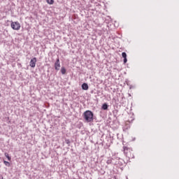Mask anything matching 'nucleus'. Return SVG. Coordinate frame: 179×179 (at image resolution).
Masks as SVG:
<instances>
[{"instance_id": "nucleus-1", "label": "nucleus", "mask_w": 179, "mask_h": 179, "mask_svg": "<svg viewBox=\"0 0 179 179\" xmlns=\"http://www.w3.org/2000/svg\"><path fill=\"white\" fill-rule=\"evenodd\" d=\"M83 115L84 119L86 120L87 122H92L94 120V114L90 110H86L84 113Z\"/></svg>"}, {"instance_id": "nucleus-2", "label": "nucleus", "mask_w": 179, "mask_h": 179, "mask_svg": "<svg viewBox=\"0 0 179 179\" xmlns=\"http://www.w3.org/2000/svg\"><path fill=\"white\" fill-rule=\"evenodd\" d=\"M10 27L14 31H19L21 28L20 23L17 21L16 22L12 21Z\"/></svg>"}, {"instance_id": "nucleus-3", "label": "nucleus", "mask_w": 179, "mask_h": 179, "mask_svg": "<svg viewBox=\"0 0 179 179\" xmlns=\"http://www.w3.org/2000/svg\"><path fill=\"white\" fill-rule=\"evenodd\" d=\"M124 149V155L129 157V158H131L132 156H131V149L127 146H124L123 148Z\"/></svg>"}, {"instance_id": "nucleus-4", "label": "nucleus", "mask_w": 179, "mask_h": 179, "mask_svg": "<svg viewBox=\"0 0 179 179\" xmlns=\"http://www.w3.org/2000/svg\"><path fill=\"white\" fill-rule=\"evenodd\" d=\"M60 61H59V58H57L56 62H55V69L56 71H59L60 69Z\"/></svg>"}, {"instance_id": "nucleus-5", "label": "nucleus", "mask_w": 179, "mask_h": 179, "mask_svg": "<svg viewBox=\"0 0 179 179\" xmlns=\"http://www.w3.org/2000/svg\"><path fill=\"white\" fill-rule=\"evenodd\" d=\"M36 61H37L36 57H34V58H32L31 59V61H30V66L31 68H35L36 67Z\"/></svg>"}, {"instance_id": "nucleus-6", "label": "nucleus", "mask_w": 179, "mask_h": 179, "mask_svg": "<svg viewBox=\"0 0 179 179\" xmlns=\"http://www.w3.org/2000/svg\"><path fill=\"white\" fill-rule=\"evenodd\" d=\"M82 89H83V90H88L89 86H88L87 83H84L82 85Z\"/></svg>"}, {"instance_id": "nucleus-7", "label": "nucleus", "mask_w": 179, "mask_h": 179, "mask_svg": "<svg viewBox=\"0 0 179 179\" xmlns=\"http://www.w3.org/2000/svg\"><path fill=\"white\" fill-rule=\"evenodd\" d=\"M61 73H62V75H65L66 73V69H65V67L64 66L62 67Z\"/></svg>"}, {"instance_id": "nucleus-8", "label": "nucleus", "mask_w": 179, "mask_h": 179, "mask_svg": "<svg viewBox=\"0 0 179 179\" xmlns=\"http://www.w3.org/2000/svg\"><path fill=\"white\" fill-rule=\"evenodd\" d=\"M108 106L106 103H103V105L102 106V109L104 110H108Z\"/></svg>"}, {"instance_id": "nucleus-9", "label": "nucleus", "mask_w": 179, "mask_h": 179, "mask_svg": "<svg viewBox=\"0 0 179 179\" xmlns=\"http://www.w3.org/2000/svg\"><path fill=\"white\" fill-rule=\"evenodd\" d=\"M5 156L8 159L9 162L11 161V157L9 155L8 152H5Z\"/></svg>"}, {"instance_id": "nucleus-10", "label": "nucleus", "mask_w": 179, "mask_h": 179, "mask_svg": "<svg viewBox=\"0 0 179 179\" xmlns=\"http://www.w3.org/2000/svg\"><path fill=\"white\" fill-rule=\"evenodd\" d=\"M47 3L50 5L54 4V0H46Z\"/></svg>"}, {"instance_id": "nucleus-11", "label": "nucleus", "mask_w": 179, "mask_h": 179, "mask_svg": "<svg viewBox=\"0 0 179 179\" xmlns=\"http://www.w3.org/2000/svg\"><path fill=\"white\" fill-rule=\"evenodd\" d=\"M3 163H4V164H5L6 166H8V167H9V166H10V162H8V161L3 160Z\"/></svg>"}, {"instance_id": "nucleus-12", "label": "nucleus", "mask_w": 179, "mask_h": 179, "mask_svg": "<svg viewBox=\"0 0 179 179\" xmlns=\"http://www.w3.org/2000/svg\"><path fill=\"white\" fill-rule=\"evenodd\" d=\"M124 59L127 58V53L125 52H123L122 54Z\"/></svg>"}, {"instance_id": "nucleus-13", "label": "nucleus", "mask_w": 179, "mask_h": 179, "mask_svg": "<svg viewBox=\"0 0 179 179\" xmlns=\"http://www.w3.org/2000/svg\"><path fill=\"white\" fill-rule=\"evenodd\" d=\"M111 163H112V159H111L107 160V164H110Z\"/></svg>"}, {"instance_id": "nucleus-14", "label": "nucleus", "mask_w": 179, "mask_h": 179, "mask_svg": "<svg viewBox=\"0 0 179 179\" xmlns=\"http://www.w3.org/2000/svg\"><path fill=\"white\" fill-rule=\"evenodd\" d=\"M127 62V57L124 59V63L126 64Z\"/></svg>"}, {"instance_id": "nucleus-15", "label": "nucleus", "mask_w": 179, "mask_h": 179, "mask_svg": "<svg viewBox=\"0 0 179 179\" xmlns=\"http://www.w3.org/2000/svg\"><path fill=\"white\" fill-rule=\"evenodd\" d=\"M116 179V178H115Z\"/></svg>"}]
</instances>
